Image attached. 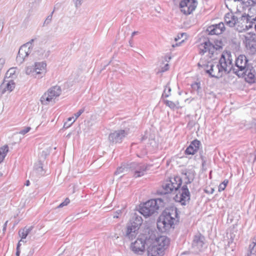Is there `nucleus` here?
Returning <instances> with one entry per match:
<instances>
[{
  "instance_id": "obj_1",
  "label": "nucleus",
  "mask_w": 256,
  "mask_h": 256,
  "mask_svg": "<svg viewBox=\"0 0 256 256\" xmlns=\"http://www.w3.org/2000/svg\"><path fill=\"white\" fill-rule=\"evenodd\" d=\"M188 181L185 182V184L182 188L179 190L182 184V181L180 177L176 176L169 180H166L162 185V189L158 191L160 194H166L170 193L174 190L178 192L176 194L175 200L176 201L180 202L182 205H186V202L190 200V193L187 187L186 184L192 182V178H190L187 176Z\"/></svg>"
},
{
  "instance_id": "obj_2",
  "label": "nucleus",
  "mask_w": 256,
  "mask_h": 256,
  "mask_svg": "<svg viewBox=\"0 0 256 256\" xmlns=\"http://www.w3.org/2000/svg\"><path fill=\"white\" fill-rule=\"evenodd\" d=\"M178 210L176 207L166 208L157 221V228L158 230L164 232L172 228H174V225L178 221Z\"/></svg>"
},
{
  "instance_id": "obj_3",
  "label": "nucleus",
  "mask_w": 256,
  "mask_h": 256,
  "mask_svg": "<svg viewBox=\"0 0 256 256\" xmlns=\"http://www.w3.org/2000/svg\"><path fill=\"white\" fill-rule=\"evenodd\" d=\"M162 199L158 198L149 200L140 206L139 212L145 217H148L158 213V210L163 208Z\"/></svg>"
},
{
  "instance_id": "obj_4",
  "label": "nucleus",
  "mask_w": 256,
  "mask_h": 256,
  "mask_svg": "<svg viewBox=\"0 0 256 256\" xmlns=\"http://www.w3.org/2000/svg\"><path fill=\"white\" fill-rule=\"evenodd\" d=\"M226 68V64L224 61V56L222 54L218 62L208 63L206 66V72L210 77L220 78L224 74H226V71L228 70Z\"/></svg>"
},
{
  "instance_id": "obj_5",
  "label": "nucleus",
  "mask_w": 256,
  "mask_h": 256,
  "mask_svg": "<svg viewBox=\"0 0 256 256\" xmlns=\"http://www.w3.org/2000/svg\"><path fill=\"white\" fill-rule=\"evenodd\" d=\"M142 223V217L134 214L126 226L125 236L130 240L135 238Z\"/></svg>"
},
{
  "instance_id": "obj_6",
  "label": "nucleus",
  "mask_w": 256,
  "mask_h": 256,
  "mask_svg": "<svg viewBox=\"0 0 256 256\" xmlns=\"http://www.w3.org/2000/svg\"><path fill=\"white\" fill-rule=\"evenodd\" d=\"M62 90L60 86H55L51 87L45 92L40 98V102L42 104H48L61 94Z\"/></svg>"
},
{
  "instance_id": "obj_7",
  "label": "nucleus",
  "mask_w": 256,
  "mask_h": 256,
  "mask_svg": "<svg viewBox=\"0 0 256 256\" xmlns=\"http://www.w3.org/2000/svg\"><path fill=\"white\" fill-rule=\"evenodd\" d=\"M251 65L244 55H240L236 60L235 67L232 68V72L240 76L242 75V72L247 68L248 66Z\"/></svg>"
},
{
  "instance_id": "obj_8",
  "label": "nucleus",
  "mask_w": 256,
  "mask_h": 256,
  "mask_svg": "<svg viewBox=\"0 0 256 256\" xmlns=\"http://www.w3.org/2000/svg\"><path fill=\"white\" fill-rule=\"evenodd\" d=\"M197 2L196 0H182L180 4L181 11L185 14H190L196 8Z\"/></svg>"
},
{
  "instance_id": "obj_9",
  "label": "nucleus",
  "mask_w": 256,
  "mask_h": 256,
  "mask_svg": "<svg viewBox=\"0 0 256 256\" xmlns=\"http://www.w3.org/2000/svg\"><path fill=\"white\" fill-rule=\"evenodd\" d=\"M150 242V239L146 240L142 238H138L131 244V249L134 253L140 254L145 250V244L148 245Z\"/></svg>"
},
{
  "instance_id": "obj_10",
  "label": "nucleus",
  "mask_w": 256,
  "mask_h": 256,
  "mask_svg": "<svg viewBox=\"0 0 256 256\" xmlns=\"http://www.w3.org/2000/svg\"><path fill=\"white\" fill-rule=\"evenodd\" d=\"M32 49L29 43H26L21 46L16 58V62L19 64H22L26 58L31 53Z\"/></svg>"
},
{
  "instance_id": "obj_11",
  "label": "nucleus",
  "mask_w": 256,
  "mask_h": 256,
  "mask_svg": "<svg viewBox=\"0 0 256 256\" xmlns=\"http://www.w3.org/2000/svg\"><path fill=\"white\" fill-rule=\"evenodd\" d=\"M128 134V132L124 130H116L109 134L108 140L112 144L120 143Z\"/></svg>"
},
{
  "instance_id": "obj_12",
  "label": "nucleus",
  "mask_w": 256,
  "mask_h": 256,
  "mask_svg": "<svg viewBox=\"0 0 256 256\" xmlns=\"http://www.w3.org/2000/svg\"><path fill=\"white\" fill-rule=\"evenodd\" d=\"M153 241L154 242V244H157L160 248V249H158L159 251L160 252H164L168 247L170 243V238L165 236H160L155 238Z\"/></svg>"
},
{
  "instance_id": "obj_13",
  "label": "nucleus",
  "mask_w": 256,
  "mask_h": 256,
  "mask_svg": "<svg viewBox=\"0 0 256 256\" xmlns=\"http://www.w3.org/2000/svg\"><path fill=\"white\" fill-rule=\"evenodd\" d=\"M130 168H131V170L134 171V176L136 178L144 176L147 170V166L145 164L136 162L130 163Z\"/></svg>"
},
{
  "instance_id": "obj_14",
  "label": "nucleus",
  "mask_w": 256,
  "mask_h": 256,
  "mask_svg": "<svg viewBox=\"0 0 256 256\" xmlns=\"http://www.w3.org/2000/svg\"><path fill=\"white\" fill-rule=\"evenodd\" d=\"M34 68L36 78H42L47 72L46 64L45 62H35Z\"/></svg>"
},
{
  "instance_id": "obj_15",
  "label": "nucleus",
  "mask_w": 256,
  "mask_h": 256,
  "mask_svg": "<svg viewBox=\"0 0 256 256\" xmlns=\"http://www.w3.org/2000/svg\"><path fill=\"white\" fill-rule=\"evenodd\" d=\"M216 50L214 44L209 40L205 42L200 46V54L203 55L205 52H208L210 58H212L214 56Z\"/></svg>"
},
{
  "instance_id": "obj_16",
  "label": "nucleus",
  "mask_w": 256,
  "mask_h": 256,
  "mask_svg": "<svg viewBox=\"0 0 256 256\" xmlns=\"http://www.w3.org/2000/svg\"><path fill=\"white\" fill-rule=\"evenodd\" d=\"M149 239H150V242L147 249L148 256H162L164 254V252L159 251L158 249L160 248L157 244H154L152 236Z\"/></svg>"
},
{
  "instance_id": "obj_17",
  "label": "nucleus",
  "mask_w": 256,
  "mask_h": 256,
  "mask_svg": "<svg viewBox=\"0 0 256 256\" xmlns=\"http://www.w3.org/2000/svg\"><path fill=\"white\" fill-rule=\"evenodd\" d=\"M248 20V18L246 17V12L242 13L240 18H238V20L236 22V26L234 27L238 32H242L246 30V22Z\"/></svg>"
},
{
  "instance_id": "obj_18",
  "label": "nucleus",
  "mask_w": 256,
  "mask_h": 256,
  "mask_svg": "<svg viewBox=\"0 0 256 256\" xmlns=\"http://www.w3.org/2000/svg\"><path fill=\"white\" fill-rule=\"evenodd\" d=\"M242 73V75L240 76L244 77L247 82L249 83L255 82V70L252 65L248 66L247 68Z\"/></svg>"
},
{
  "instance_id": "obj_19",
  "label": "nucleus",
  "mask_w": 256,
  "mask_h": 256,
  "mask_svg": "<svg viewBox=\"0 0 256 256\" xmlns=\"http://www.w3.org/2000/svg\"><path fill=\"white\" fill-rule=\"evenodd\" d=\"M246 46L252 54L256 52V36L255 34L246 36Z\"/></svg>"
},
{
  "instance_id": "obj_20",
  "label": "nucleus",
  "mask_w": 256,
  "mask_h": 256,
  "mask_svg": "<svg viewBox=\"0 0 256 256\" xmlns=\"http://www.w3.org/2000/svg\"><path fill=\"white\" fill-rule=\"evenodd\" d=\"M204 237L200 234L194 236L192 243V246L197 250H201L204 244Z\"/></svg>"
},
{
  "instance_id": "obj_21",
  "label": "nucleus",
  "mask_w": 256,
  "mask_h": 256,
  "mask_svg": "<svg viewBox=\"0 0 256 256\" xmlns=\"http://www.w3.org/2000/svg\"><path fill=\"white\" fill-rule=\"evenodd\" d=\"M200 145V142L198 140H193L186 150L185 154L194 155L198 150Z\"/></svg>"
},
{
  "instance_id": "obj_22",
  "label": "nucleus",
  "mask_w": 256,
  "mask_h": 256,
  "mask_svg": "<svg viewBox=\"0 0 256 256\" xmlns=\"http://www.w3.org/2000/svg\"><path fill=\"white\" fill-rule=\"evenodd\" d=\"M238 17L232 12H228L224 16L225 24L230 27H234L236 26Z\"/></svg>"
},
{
  "instance_id": "obj_23",
  "label": "nucleus",
  "mask_w": 256,
  "mask_h": 256,
  "mask_svg": "<svg viewBox=\"0 0 256 256\" xmlns=\"http://www.w3.org/2000/svg\"><path fill=\"white\" fill-rule=\"evenodd\" d=\"M130 170L131 168H130V164H124L117 168L116 170L114 172V174L118 175L123 174V175H124L128 173Z\"/></svg>"
},
{
  "instance_id": "obj_24",
  "label": "nucleus",
  "mask_w": 256,
  "mask_h": 256,
  "mask_svg": "<svg viewBox=\"0 0 256 256\" xmlns=\"http://www.w3.org/2000/svg\"><path fill=\"white\" fill-rule=\"evenodd\" d=\"M85 109L84 108H82L80 109L77 112L74 114L75 118L74 117H70L68 118V120L72 121V122L70 124H68V122H66L64 124V128H68L74 122L75 120L84 112Z\"/></svg>"
},
{
  "instance_id": "obj_25",
  "label": "nucleus",
  "mask_w": 256,
  "mask_h": 256,
  "mask_svg": "<svg viewBox=\"0 0 256 256\" xmlns=\"http://www.w3.org/2000/svg\"><path fill=\"white\" fill-rule=\"evenodd\" d=\"M3 86L4 87V91L8 90L12 92L15 88V83L12 80L9 81L5 80L3 83Z\"/></svg>"
},
{
  "instance_id": "obj_26",
  "label": "nucleus",
  "mask_w": 256,
  "mask_h": 256,
  "mask_svg": "<svg viewBox=\"0 0 256 256\" xmlns=\"http://www.w3.org/2000/svg\"><path fill=\"white\" fill-rule=\"evenodd\" d=\"M207 31L208 34L211 35H218L222 34V31L218 28H217L216 26L214 25L211 26L207 28Z\"/></svg>"
},
{
  "instance_id": "obj_27",
  "label": "nucleus",
  "mask_w": 256,
  "mask_h": 256,
  "mask_svg": "<svg viewBox=\"0 0 256 256\" xmlns=\"http://www.w3.org/2000/svg\"><path fill=\"white\" fill-rule=\"evenodd\" d=\"M8 151V147L6 145L0 148V163L4 160Z\"/></svg>"
},
{
  "instance_id": "obj_28",
  "label": "nucleus",
  "mask_w": 256,
  "mask_h": 256,
  "mask_svg": "<svg viewBox=\"0 0 256 256\" xmlns=\"http://www.w3.org/2000/svg\"><path fill=\"white\" fill-rule=\"evenodd\" d=\"M164 104L171 109L174 110L176 108H178L179 106L178 101L173 102L168 100H164Z\"/></svg>"
},
{
  "instance_id": "obj_29",
  "label": "nucleus",
  "mask_w": 256,
  "mask_h": 256,
  "mask_svg": "<svg viewBox=\"0 0 256 256\" xmlns=\"http://www.w3.org/2000/svg\"><path fill=\"white\" fill-rule=\"evenodd\" d=\"M230 56H228L227 59H226L224 56V61L226 62V69H228V71H226V74H228L230 72H232V68H234L232 65V60L230 59Z\"/></svg>"
},
{
  "instance_id": "obj_30",
  "label": "nucleus",
  "mask_w": 256,
  "mask_h": 256,
  "mask_svg": "<svg viewBox=\"0 0 256 256\" xmlns=\"http://www.w3.org/2000/svg\"><path fill=\"white\" fill-rule=\"evenodd\" d=\"M34 171L36 173L38 174L40 176H42L44 174V172L43 170V168L42 166V164L39 162L35 166H34Z\"/></svg>"
},
{
  "instance_id": "obj_31",
  "label": "nucleus",
  "mask_w": 256,
  "mask_h": 256,
  "mask_svg": "<svg viewBox=\"0 0 256 256\" xmlns=\"http://www.w3.org/2000/svg\"><path fill=\"white\" fill-rule=\"evenodd\" d=\"M170 92H171V88L168 86V84L165 86L164 90L162 94V98H166L168 97L170 95Z\"/></svg>"
},
{
  "instance_id": "obj_32",
  "label": "nucleus",
  "mask_w": 256,
  "mask_h": 256,
  "mask_svg": "<svg viewBox=\"0 0 256 256\" xmlns=\"http://www.w3.org/2000/svg\"><path fill=\"white\" fill-rule=\"evenodd\" d=\"M256 244H250L249 246L250 252L248 253V256H256Z\"/></svg>"
},
{
  "instance_id": "obj_33",
  "label": "nucleus",
  "mask_w": 256,
  "mask_h": 256,
  "mask_svg": "<svg viewBox=\"0 0 256 256\" xmlns=\"http://www.w3.org/2000/svg\"><path fill=\"white\" fill-rule=\"evenodd\" d=\"M246 17L248 18V20L246 22V30H248V29L252 28L253 24L254 23V22L251 20V17L252 16H250L248 14H246Z\"/></svg>"
},
{
  "instance_id": "obj_34",
  "label": "nucleus",
  "mask_w": 256,
  "mask_h": 256,
  "mask_svg": "<svg viewBox=\"0 0 256 256\" xmlns=\"http://www.w3.org/2000/svg\"><path fill=\"white\" fill-rule=\"evenodd\" d=\"M223 44L221 40H216L214 41V46L215 47L216 50L222 49V48Z\"/></svg>"
},
{
  "instance_id": "obj_35",
  "label": "nucleus",
  "mask_w": 256,
  "mask_h": 256,
  "mask_svg": "<svg viewBox=\"0 0 256 256\" xmlns=\"http://www.w3.org/2000/svg\"><path fill=\"white\" fill-rule=\"evenodd\" d=\"M26 73L28 75L32 74L35 77L34 68L32 66L26 67Z\"/></svg>"
},
{
  "instance_id": "obj_36",
  "label": "nucleus",
  "mask_w": 256,
  "mask_h": 256,
  "mask_svg": "<svg viewBox=\"0 0 256 256\" xmlns=\"http://www.w3.org/2000/svg\"><path fill=\"white\" fill-rule=\"evenodd\" d=\"M54 12V10L52 12L49 16H47V18H46V20H44V22L43 24V26H48V24H50L51 22Z\"/></svg>"
},
{
  "instance_id": "obj_37",
  "label": "nucleus",
  "mask_w": 256,
  "mask_h": 256,
  "mask_svg": "<svg viewBox=\"0 0 256 256\" xmlns=\"http://www.w3.org/2000/svg\"><path fill=\"white\" fill-rule=\"evenodd\" d=\"M192 88L193 90H196L198 94H199L201 89L200 84V82H194L192 84Z\"/></svg>"
},
{
  "instance_id": "obj_38",
  "label": "nucleus",
  "mask_w": 256,
  "mask_h": 256,
  "mask_svg": "<svg viewBox=\"0 0 256 256\" xmlns=\"http://www.w3.org/2000/svg\"><path fill=\"white\" fill-rule=\"evenodd\" d=\"M18 234L22 240L26 238L28 235V232H26L24 229L20 230Z\"/></svg>"
},
{
  "instance_id": "obj_39",
  "label": "nucleus",
  "mask_w": 256,
  "mask_h": 256,
  "mask_svg": "<svg viewBox=\"0 0 256 256\" xmlns=\"http://www.w3.org/2000/svg\"><path fill=\"white\" fill-rule=\"evenodd\" d=\"M70 202V200L68 198H66L64 202L60 204L58 206V208H61L64 206H67Z\"/></svg>"
},
{
  "instance_id": "obj_40",
  "label": "nucleus",
  "mask_w": 256,
  "mask_h": 256,
  "mask_svg": "<svg viewBox=\"0 0 256 256\" xmlns=\"http://www.w3.org/2000/svg\"><path fill=\"white\" fill-rule=\"evenodd\" d=\"M31 129V128L30 126L24 128L22 130H20L19 132V134L24 135L28 132Z\"/></svg>"
},
{
  "instance_id": "obj_41",
  "label": "nucleus",
  "mask_w": 256,
  "mask_h": 256,
  "mask_svg": "<svg viewBox=\"0 0 256 256\" xmlns=\"http://www.w3.org/2000/svg\"><path fill=\"white\" fill-rule=\"evenodd\" d=\"M246 6H254L256 4V2L253 0H247L246 2H244Z\"/></svg>"
},
{
  "instance_id": "obj_42",
  "label": "nucleus",
  "mask_w": 256,
  "mask_h": 256,
  "mask_svg": "<svg viewBox=\"0 0 256 256\" xmlns=\"http://www.w3.org/2000/svg\"><path fill=\"white\" fill-rule=\"evenodd\" d=\"M214 26H216L217 28H218L220 30H221L222 32V31L224 30V24L223 23H220L219 24Z\"/></svg>"
},
{
  "instance_id": "obj_43",
  "label": "nucleus",
  "mask_w": 256,
  "mask_h": 256,
  "mask_svg": "<svg viewBox=\"0 0 256 256\" xmlns=\"http://www.w3.org/2000/svg\"><path fill=\"white\" fill-rule=\"evenodd\" d=\"M122 212V210H117V211H116V212H114V216H113V218H118L119 216H120V214H121Z\"/></svg>"
},
{
  "instance_id": "obj_44",
  "label": "nucleus",
  "mask_w": 256,
  "mask_h": 256,
  "mask_svg": "<svg viewBox=\"0 0 256 256\" xmlns=\"http://www.w3.org/2000/svg\"><path fill=\"white\" fill-rule=\"evenodd\" d=\"M74 4L76 7H79L82 4V0H74Z\"/></svg>"
},
{
  "instance_id": "obj_45",
  "label": "nucleus",
  "mask_w": 256,
  "mask_h": 256,
  "mask_svg": "<svg viewBox=\"0 0 256 256\" xmlns=\"http://www.w3.org/2000/svg\"><path fill=\"white\" fill-rule=\"evenodd\" d=\"M5 59L4 58H0V70L2 68L4 63H5Z\"/></svg>"
},
{
  "instance_id": "obj_46",
  "label": "nucleus",
  "mask_w": 256,
  "mask_h": 256,
  "mask_svg": "<svg viewBox=\"0 0 256 256\" xmlns=\"http://www.w3.org/2000/svg\"><path fill=\"white\" fill-rule=\"evenodd\" d=\"M226 188V186H224V184H220L218 186V191L221 192L224 190Z\"/></svg>"
},
{
  "instance_id": "obj_47",
  "label": "nucleus",
  "mask_w": 256,
  "mask_h": 256,
  "mask_svg": "<svg viewBox=\"0 0 256 256\" xmlns=\"http://www.w3.org/2000/svg\"><path fill=\"white\" fill-rule=\"evenodd\" d=\"M33 226H30L28 228L25 227L24 229L26 231L28 232V234L32 230Z\"/></svg>"
},
{
  "instance_id": "obj_48",
  "label": "nucleus",
  "mask_w": 256,
  "mask_h": 256,
  "mask_svg": "<svg viewBox=\"0 0 256 256\" xmlns=\"http://www.w3.org/2000/svg\"><path fill=\"white\" fill-rule=\"evenodd\" d=\"M169 68V66L168 64H165L164 68H162V72H164Z\"/></svg>"
},
{
  "instance_id": "obj_49",
  "label": "nucleus",
  "mask_w": 256,
  "mask_h": 256,
  "mask_svg": "<svg viewBox=\"0 0 256 256\" xmlns=\"http://www.w3.org/2000/svg\"><path fill=\"white\" fill-rule=\"evenodd\" d=\"M110 236L112 238L114 239V240L117 239L118 238V236L116 234H112Z\"/></svg>"
},
{
  "instance_id": "obj_50",
  "label": "nucleus",
  "mask_w": 256,
  "mask_h": 256,
  "mask_svg": "<svg viewBox=\"0 0 256 256\" xmlns=\"http://www.w3.org/2000/svg\"><path fill=\"white\" fill-rule=\"evenodd\" d=\"M8 223V220H6L3 226L2 230H3L4 232L6 230Z\"/></svg>"
},
{
  "instance_id": "obj_51",
  "label": "nucleus",
  "mask_w": 256,
  "mask_h": 256,
  "mask_svg": "<svg viewBox=\"0 0 256 256\" xmlns=\"http://www.w3.org/2000/svg\"><path fill=\"white\" fill-rule=\"evenodd\" d=\"M21 242H24V240L21 239L18 242L16 246V250H18V248H20V246L21 245Z\"/></svg>"
},
{
  "instance_id": "obj_52",
  "label": "nucleus",
  "mask_w": 256,
  "mask_h": 256,
  "mask_svg": "<svg viewBox=\"0 0 256 256\" xmlns=\"http://www.w3.org/2000/svg\"><path fill=\"white\" fill-rule=\"evenodd\" d=\"M240 14V11L239 10L237 9L236 11L235 12V14H236V16H237L238 17Z\"/></svg>"
},
{
  "instance_id": "obj_53",
  "label": "nucleus",
  "mask_w": 256,
  "mask_h": 256,
  "mask_svg": "<svg viewBox=\"0 0 256 256\" xmlns=\"http://www.w3.org/2000/svg\"><path fill=\"white\" fill-rule=\"evenodd\" d=\"M34 253V249L32 248L30 251L29 252L28 256H32Z\"/></svg>"
},
{
  "instance_id": "obj_54",
  "label": "nucleus",
  "mask_w": 256,
  "mask_h": 256,
  "mask_svg": "<svg viewBox=\"0 0 256 256\" xmlns=\"http://www.w3.org/2000/svg\"><path fill=\"white\" fill-rule=\"evenodd\" d=\"M20 248H18V250H16V256H20Z\"/></svg>"
},
{
  "instance_id": "obj_55",
  "label": "nucleus",
  "mask_w": 256,
  "mask_h": 256,
  "mask_svg": "<svg viewBox=\"0 0 256 256\" xmlns=\"http://www.w3.org/2000/svg\"><path fill=\"white\" fill-rule=\"evenodd\" d=\"M228 183V180H224V181L222 183H221V184H224V186H226V185H227Z\"/></svg>"
},
{
  "instance_id": "obj_56",
  "label": "nucleus",
  "mask_w": 256,
  "mask_h": 256,
  "mask_svg": "<svg viewBox=\"0 0 256 256\" xmlns=\"http://www.w3.org/2000/svg\"><path fill=\"white\" fill-rule=\"evenodd\" d=\"M252 244H256V236L254 238Z\"/></svg>"
},
{
  "instance_id": "obj_57",
  "label": "nucleus",
  "mask_w": 256,
  "mask_h": 256,
  "mask_svg": "<svg viewBox=\"0 0 256 256\" xmlns=\"http://www.w3.org/2000/svg\"><path fill=\"white\" fill-rule=\"evenodd\" d=\"M138 33V32H134L132 34V37L136 34H137Z\"/></svg>"
},
{
  "instance_id": "obj_58",
  "label": "nucleus",
  "mask_w": 256,
  "mask_h": 256,
  "mask_svg": "<svg viewBox=\"0 0 256 256\" xmlns=\"http://www.w3.org/2000/svg\"><path fill=\"white\" fill-rule=\"evenodd\" d=\"M30 184V182L28 180H26V184H25V185L26 186H28Z\"/></svg>"
},
{
  "instance_id": "obj_59",
  "label": "nucleus",
  "mask_w": 256,
  "mask_h": 256,
  "mask_svg": "<svg viewBox=\"0 0 256 256\" xmlns=\"http://www.w3.org/2000/svg\"><path fill=\"white\" fill-rule=\"evenodd\" d=\"M34 40V39H32L30 40V42H28V43L30 44V45L32 44V43Z\"/></svg>"
},
{
  "instance_id": "obj_60",
  "label": "nucleus",
  "mask_w": 256,
  "mask_h": 256,
  "mask_svg": "<svg viewBox=\"0 0 256 256\" xmlns=\"http://www.w3.org/2000/svg\"><path fill=\"white\" fill-rule=\"evenodd\" d=\"M129 44H130V46L132 47V39L129 41Z\"/></svg>"
},
{
  "instance_id": "obj_61",
  "label": "nucleus",
  "mask_w": 256,
  "mask_h": 256,
  "mask_svg": "<svg viewBox=\"0 0 256 256\" xmlns=\"http://www.w3.org/2000/svg\"><path fill=\"white\" fill-rule=\"evenodd\" d=\"M251 20H252V22H256V17L254 18H252V17H251Z\"/></svg>"
},
{
  "instance_id": "obj_62",
  "label": "nucleus",
  "mask_w": 256,
  "mask_h": 256,
  "mask_svg": "<svg viewBox=\"0 0 256 256\" xmlns=\"http://www.w3.org/2000/svg\"><path fill=\"white\" fill-rule=\"evenodd\" d=\"M72 122V121H69L68 120V121L66 122H68V124H70Z\"/></svg>"
},
{
  "instance_id": "obj_63",
  "label": "nucleus",
  "mask_w": 256,
  "mask_h": 256,
  "mask_svg": "<svg viewBox=\"0 0 256 256\" xmlns=\"http://www.w3.org/2000/svg\"><path fill=\"white\" fill-rule=\"evenodd\" d=\"M180 38V36H178V38H175V40H177L178 39Z\"/></svg>"
},
{
  "instance_id": "obj_64",
  "label": "nucleus",
  "mask_w": 256,
  "mask_h": 256,
  "mask_svg": "<svg viewBox=\"0 0 256 256\" xmlns=\"http://www.w3.org/2000/svg\"><path fill=\"white\" fill-rule=\"evenodd\" d=\"M2 28L1 26L0 25V32L2 30Z\"/></svg>"
}]
</instances>
